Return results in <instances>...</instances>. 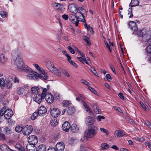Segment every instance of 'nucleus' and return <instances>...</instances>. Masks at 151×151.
Wrapping results in <instances>:
<instances>
[{
    "label": "nucleus",
    "mask_w": 151,
    "mask_h": 151,
    "mask_svg": "<svg viewBox=\"0 0 151 151\" xmlns=\"http://www.w3.org/2000/svg\"><path fill=\"white\" fill-rule=\"evenodd\" d=\"M145 123L146 125L149 128H150L151 127V123L148 121H145Z\"/></svg>",
    "instance_id": "64"
},
{
    "label": "nucleus",
    "mask_w": 151,
    "mask_h": 151,
    "mask_svg": "<svg viewBox=\"0 0 151 151\" xmlns=\"http://www.w3.org/2000/svg\"><path fill=\"white\" fill-rule=\"evenodd\" d=\"M114 136L116 137H121L127 135V134L121 130H116L114 132Z\"/></svg>",
    "instance_id": "13"
},
{
    "label": "nucleus",
    "mask_w": 151,
    "mask_h": 151,
    "mask_svg": "<svg viewBox=\"0 0 151 151\" xmlns=\"http://www.w3.org/2000/svg\"><path fill=\"white\" fill-rule=\"evenodd\" d=\"M77 5L75 3H73L69 4L68 6L69 10L71 13L75 14H77V9L78 8Z\"/></svg>",
    "instance_id": "7"
},
{
    "label": "nucleus",
    "mask_w": 151,
    "mask_h": 151,
    "mask_svg": "<svg viewBox=\"0 0 151 151\" xmlns=\"http://www.w3.org/2000/svg\"><path fill=\"white\" fill-rule=\"evenodd\" d=\"M0 15L3 18H6L7 17V13L4 11H0Z\"/></svg>",
    "instance_id": "32"
},
{
    "label": "nucleus",
    "mask_w": 151,
    "mask_h": 151,
    "mask_svg": "<svg viewBox=\"0 0 151 151\" xmlns=\"http://www.w3.org/2000/svg\"><path fill=\"white\" fill-rule=\"evenodd\" d=\"M70 62L69 63L72 65L74 67L76 68L77 67V65L72 60L70 61Z\"/></svg>",
    "instance_id": "63"
},
{
    "label": "nucleus",
    "mask_w": 151,
    "mask_h": 151,
    "mask_svg": "<svg viewBox=\"0 0 151 151\" xmlns=\"http://www.w3.org/2000/svg\"><path fill=\"white\" fill-rule=\"evenodd\" d=\"M4 131L8 134H10L12 133V130L9 127H6L4 129Z\"/></svg>",
    "instance_id": "40"
},
{
    "label": "nucleus",
    "mask_w": 151,
    "mask_h": 151,
    "mask_svg": "<svg viewBox=\"0 0 151 151\" xmlns=\"http://www.w3.org/2000/svg\"><path fill=\"white\" fill-rule=\"evenodd\" d=\"M93 110L96 114H100L101 113V110L98 106L96 107L95 109H93Z\"/></svg>",
    "instance_id": "44"
},
{
    "label": "nucleus",
    "mask_w": 151,
    "mask_h": 151,
    "mask_svg": "<svg viewBox=\"0 0 151 151\" xmlns=\"http://www.w3.org/2000/svg\"><path fill=\"white\" fill-rule=\"evenodd\" d=\"M50 114L53 117H56L60 114V110L58 108H53L50 111Z\"/></svg>",
    "instance_id": "11"
},
{
    "label": "nucleus",
    "mask_w": 151,
    "mask_h": 151,
    "mask_svg": "<svg viewBox=\"0 0 151 151\" xmlns=\"http://www.w3.org/2000/svg\"><path fill=\"white\" fill-rule=\"evenodd\" d=\"M146 50L148 53L151 54V45L148 46L147 47Z\"/></svg>",
    "instance_id": "54"
},
{
    "label": "nucleus",
    "mask_w": 151,
    "mask_h": 151,
    "mask_svg": "<svg viewBox=\"0 0 151 151\" xmlns=\"http://www.w3.org/2000/svg\"><path fill=\"white\" fill-rule=\"evenodd\" d=\"M0 149L2 151H15L10 149L6 145L2 144L0 146Z\"/></svg>",
    "instance_id": "21"
},
{
    "label": "nucleus",
    "mask_w": 151,
    "mask_h": 151,
    "mask_svg": "<svg viewBox=\"0 0 151 151\" xmlns=\"http://www.w3.org/2000/svg\"><path fill=\"white\" fill-rule=\"evenodd\" d=\"M62 73H63L65 76H67L68 77H70V76L69 75L68 73L67 72V71L65 70H62Z\"/></svg>",
    "instance_id": "56"
},
{
    "label": "nucleus",
    "mask_w": 151,
    "mask_h": 151,
    "mask_svg": "<svg viewBox=\"0 0 151 151\" xmlns=\"http://www.w3.org/2000/svg\"><path fill=\"white\" fill-rule=\"evenodd\" d=\"M58 124V122L56 119L52 120L50 121V124L53 127H55Z\"/></svg>",
    "instance_id": "36"
},
{
    "label": "nucleus",
    "mask_w": 151,
    "mask_h": 151,
    "mask_svg": "<svg viewBox=\"0 0 151 151\" xmlns=\"http://www.w3.org/2000/svg\"><path fill=\"white\" fill-rule=\"evenodd\" d=\"M77 151H87V149L86 147L83 145H81L80 146L79 149Z\"/></svg>",
    "instance_id": "42"
},
{
    "label": "nucleus",
    "mask_w": 151,
    "mask_h": 151,
    "mask_svg": "<svg viewBox=\"0 0 151 151\" xmlns=\"http://www.w3.org/2000/svg\"><path fill=\"white\" fill-rule=\"evenodd\" d=\"M105 117L99 115L97 116V119L98 121L100 122L101 121L102 119H104Z\"/></svg>",
    "instance_id": "51"
},
{
    "label": "nucleus",
    "mask_w": 151,
    "mask_h": 151,
    "mask_svg": "<svg viewBox=\"0 0 151 151\" xmlns=\"http://www.w3.org/2000/svg\"><path fill=\"white\" fill-rule=\"evenodd\" d=\"M100 129L101 132L104 133L106 135H108L109 134V132L107 129L103 128H100Z\"/></svg>",
    "instance_id": "35"
},
{
    "label": "nucleus",
    "mask_w": 151,
    "mask_h": 151,
    "mask_svg": "<svg viewBox=\"0 0 151 151\" xmlns=\"http://www.w3.org/2000/svg\"><path fill=\"white\" fill-rule=\"evenodd\" d=\"M75 109L73 106L69 107L66 111V113L68 115H71L75 111Z\"/></svg>",
    "instance_id": "26"
},
{
    "label": "nucleus",
    "mask_w": 151,
    "mask_h": 151,
    "mask_svg": "<svg viewBox=\"0 0 151 151\" xmlns=\"http://www.w3.org/2000/svg\"><path fill=\"white\" fill-rule=\"evenodd\" d=\"M81 81L82 83L87 86H89L90 85V83L84 79L81 80Z\"/></svg>",
    "instance_id": "50"
},
{
    "label": "nucleus",
    "mask_w": 151,
    "mask_h": 151,
    "mask_svg": "<svg viewBox=\"0 0 151 151\" xmlns=\"http://www.w3.org/2000/svg\"><path fill=\"white\" fill-rule=\"evenodd\" d=\"M28 140L29 144L33 145L32 147H34L35 145L37 144L38 142L37 137L34 135L29 136L28 138Z\"/></svg>",
    "instance_id": "6"
},
{
    "label": "nucleus",
    "mask_w": 151,
    "mask_h": 151,
    "mask_svg": "<svg viewBox=\"0 0 151 151\" xmlns=\"http://www.w3.org/2000/svg\"><path fill=\"white\" fill-rule=\"evenodd\" d=\"M98 128L96 126L92 125L89 127L84 133L85 137L86 139H91L94 137L96 135Z\"/></svg>",
    "instance_id": "2"
},
{
    "label": "nucleus",
    "mask_w": 151,
    "mask_h": 151,
    "mask_svg": "<svg viewBox=\"0 0 151 151\" xmlns=\"http://www.w3.org/2000/svg\"><path fill=\"white\" fill-rule=\"evenodd\" d=\"M5 139V135L3 133H0V140H4Z\"/></svg>",
    "instance_id": "53"
},
{
    "label": "nucleus",
    "mask_w": 151,
    "mask_h": 151,
    "mask_svg": "<svg viewBox=\"0 0 151 151\" xmlns=\"http://www.w3.org/2000/svg\"><path fill=\"white\" fill-rule=\"evenodd\" d=\"M55 147L57 151H63L65 148V145L63 142H60L56 145Z\"/></svg>",
    "instance_id": "16"
},
{
    "label": "nucleus",
    "mask_w": 151,
    "mask_h": 151,
    "mask_svg": "<svg viewBox=\"0 0 151 151\" xmlns=\"http://www.w3.org/2000/svg\"><path fill=\"white\" fill-rule=\"evenodd\" d=\"M88 89L94 94L97 95L98 93L93 88L91 87H88Z\"/></svg>",
    "instance_id": "49"
},
{
    "label": "nucleus",
    "mask_w": 151,
    "mask_h": 151,
    "mask_svg": "<svg viewBox=\"0 0 151 151\" xmlns=\"http://www.w3.org/2000/svg\"><path fill=\"white\" fill-rule=\"evenodd\" d=\"M84 23V24L85 25V26L87 27V29L90 31L91 33L92 34L93 33V29L92 28L90 27V26H87L86 23V21H85V22H83Z\"/></svg>",
    "instance_id": "37"
},
{
    "label": "nucleus",
    "mask_w": 151,
    "mask_h": 151,
    "mask_svg": "<svg viewBox=\"0 0 151 151\" xmlns=\"http://www.w3.org/2000/svg\"><path fill=\"white\" fill-rule=\"evenodd\" d=\"M139 3V0H132L129 6L131 7L138 6Z\"/></svg>",
    "instance_id": "27"
},
{
    "label": "nucleus",
    "mask_w": 151,
    "mask_h": 151,
    "mask_svg": "<svg viewBox=\"0 0 151 151\" xmlns=\"http://www.w3.org/2000/svg\"><path fill=\"white\" fill-rule=\"evenodd\" d=\"M77 13L80 12L82 16V17L80 18V21L82 22H85V17L86 15L87 11L82 7H78L77 9Z\"/></svg>",
    "instance_id": "4"
},
{
    "label": "nucleus",
    "mask_w": 151,
    "mask_h": 151,
    "mask_svg": "<svg viewBox=\"0 0 151 151\" xmlns=\"http://www.w3.org/2000/svg\"><path fill=\"white\" fill-rule=\"evenodd\" d=\"M94 120L90 116L86 117V124L87 126H89L93 124Z\"/></svg>",
    "instance_id": "20"
},
{
    "label": "nucleus",
    "mask_w": 151,
    "mask_h": 151,
    "mask_svg": "<svg viewBox=\"0 0 151 151\" xmlns=\"http://www.w3.org/2000/svg\"><path fill=\"white\" fill-rule=\"evenodd\" d=\"M45 64L47 68L50 71H51L54 67H55L53 63L49 60H45Z\"/></svg>",
    "instance_id": "14"
},
{
    "label": "nucleus",
    "mask_w": 151,
    "mask_h": 151,
    "mask_svg": "<svg viewBox=\"0 0 151 151\" xmlns=\"http://www.w3.org/2000/svg\"><path fill=\"white\" fill-rule=\"evenodd\" d=\"M47 89L45 88H43V91L42 93L41 94L43 96H44V97H45V95L46 94H45L47 92Z\"/></svg>",
    "instance_id": "58"
},
{
    "label": "nucleus",
    "mask_w": 151,
    "mask_h": 151,
    "mask_svg": "<svg viewBox=\"0 0 151 151\" xmlns=\"http://www.w3.org/2000/svg\"><path fill=\"white\" fill-rule=\"evenodd\" d=\"M40 88L37 86H34L31 88V91L32 93H38L39 91Z\"/></svg>",
    "instance_id": "29"
},
{
    "label": "nucleus",
    "mask_w": 151,
    "mask_h": 151,
    "mask_svg": "<svg viewBox=\"0 0 151 151\" xmlns=\"http://www.w3.org/2000/svg\"><path fill=\"white\" fill-rule=\"evenodd\" d=\"M145 145L148 146V147L151 150V142H147L145 143Z\"/></svg>",
    "instance_id": "59"
},
{
    "label": "nucleus",
    "mask_w": 151,
    "mask_h": 151,
    "mask_svg": "<svg viewBox=\"0 0 151 151\" xmlns=\"http://www.w3.org/2000/svg\"><path fill=\"white\" fill-rule=\"evenodd\" d=\"M81 102L83 106L85 108L86 111L89 113H91L92 111L89 107V106L86 103L82 100H81Z\"/></svg>",
    "instance_id": "22"
},
{
    "label": "nucleus",
    "mask_w": 151,
    "mask_h": 151,
    "mask_svg": "<svg viewBox=\"0 0 151 151\" xmlns=\"http://www.w3.org/2000/svg\"><path fill=\"white\" fill-rule=\"evenodd\" d=\"M91 70L92 72L96 76H98V74L97 73L96 71L95 70L94 68L91 67Z\"/></svg>",
    "instance_id": "52"
},
{
    "label": "nucleus",
    "mask_w": 151,
    "mask_h": 151,
    "mask_svg": "<svg viewBox=\"0 0 151 151\" xmlns=\"http://www.w3.org/2000/svg\"><path fill=\"white\" fill-rule=\"evenodd\" d=\"M80 16L78 14H76L75 18L73 19H71V22L74 24L76 27H77L78 25L79 21H80Z\"/></svg>",
    "instance_id": "17"
},
{
    "label": "nucleus",
    "mask_w": 151,
    "mask_h": 151,
    "mask_svg": "<svg viewBox=\"0 0 151 151\" xmlns=\"http://www.w3.org/2000/svg\"><path fill=\"white\" fill-rule=\"evenodd\" d=\"M45 98L44 96L40 94H35L33 97V100L37 103L40 104L42 101L43 99Z\"/></svg>",
    "instance_id": "9"
},
{
    "label": "nucleus",
    "mask_w": 151,
    "mask_h": 151,
    "mask_svg": "<svg viewBox=\"0 0 151 151\" xmlns=\"http://www.w3.org/2000/svg\"><path fill=\"white\" fill-rule=\"evenodd\" d=\"M80 55L81 56V57H77V59L80 62H83V61H84V60H85V57L81 53H80Z\"/></svg>",
    "instance_id": "31"
},
{
    "label": "nucleus",
    "mask_w": 151,
    "mask_h": 151,
    "mask_svg": "<svg viewBox=\"0 0 151 151\" xmlns=\"http://www.w3.org/2000/svg\"><path fill=\"white\" fill-rule=\"evenodd\" d=\"M70 123L68 122H64L62 125V129L65 132H68L70 128Z\"/></svg>",
    "instance_id": "12"
},
{
    "label": "nucleus",
    "mask_w": 151,
    "mask_h": 151,
    "mask_svg": "<svg viewBox=\"0 0 151 151\" xmlns=\"http://www.w3.org/2000/svg\"><path fill=\"white\" fill-rule=\"evenodd\" d=\"M132 9L131 7L129 8V9L128 10L129 12L128 13V14H130V16L129 17V18H131L133 16V14L132 13Z\"/></svg>",
    "instance_id": "55"
},
{
    "label": "nucleus",
    "mask_w": 151,
    "mask_h": 151,
    "mask_svg": "<svg viewBox=\"0 0 151 151\" xmlns=\"http://www.w3.org/2000/svg\"><path fill=\"white\" fill-rule=\"evenodd\" d=\"M12 55L14 65L17 70L27 73L32 71L31 68L24 64L22 58V53L19 50L16 49L13 50L12 51Z\"/></svg>",
    "instance_id": "1"
},
{
    "label": "nucleus",
    "mask_w": 151,
    "mask_h": 151,
    "mask_svg": "<svg viewBox=\"0 0 151 151\" xmlns=\"http://www.w3.org/2000/svg\"><path fill=\"white\" fill-rule=\"evenodd\" d=\"M40 116H42L46 113L47 112L46 108L43 106H40L37 111Z\"/></svg>",
    "instance_id": "18"
},
{
    "label": "nucleus",
    "mask_w": 151,
    "mask_h": 151,
    "mask_svg": "<svg viewBox=\"0 0 151 151\" xmlns=\"http://www.w3.org/2000/svg\"><path fill=\"white\" fill-rule=\"evenodd\" d=\"M15 147L18 150L22 151V147L21 145L19 143H17L15 146Z\"/></svg>",
    "instance_id": "45"
},
{
    "label": "nucleus",
    "mask_w": 151,
    "mask_h": 151,
    "mask_svg": "<svg viewBox=\"0 0 151 151\" xmlns=\"http://www.w3.org/2000/svg\"><path fill=\"white\" fill-rule=\"evenodd\" d=\"M114 108L116 111H118L119 112H120L121 113H123V111L122 110L120 109V108L119 107H117L116 106H114Z\"/></svg>",
    "instance_id": "61"
},
{
    "label": "nucleus",
    "mask_w": 151,
    "mask_h": 151,
    "mask_svg": "<svg viewBox=\"0 0 151 151\" xmlns=\"http://www.w3.org/2000/svg\"><path fill=\"white\" fill-rule=\"evenodd\" d=\"M6 109V108L5 107H3L2 108L0 111V116H2L3 115H5V111Z\"/></svg>",
    "instance_id": "47"
},
{
    "label": "nucleus",
    "mask_w": 151,
    "mask_h": 151,
    "mask_svg": "<svg viewBox=\"0 0 151 151\" xmlns=\"http://www.w3.org/2000/svg\"><path fill=\"white\" fill-rule=\"evenodd\" d=\"M23 127L20 126H18L16 127L15 130L17 132L19 133L23 130Z\"/></svg>",
    "instance_id": "34"
},
{
    "label": "nucleus",
    "mask_w": 151,
    "mask_h": 151,
    "mask_svg": "<svg viewBox=\"0 0 151 151\" xmlns=\"http://www.w3.org/2000/svg\"><path fill=\"white\" fill-rule=\"evenodd\" d=\"M32 146H33V145H32L29 144V145H27L26 148L28 150L30 151L31 150H32V148H34V147H32Z\"/></svg>",
    "instance_id": "57"
},
{
    "label": "nucleus",
    "mask_w": 151,
    "mask_h": 151,
    "mask_svg": "<svg viewBox=\"0 0 151 151\" xmlns=\"http://www.w3.org/2000/svg\"><path fill=\"white\" fill-rule=\"evenodd\" d=\"M6 61V58L5 55L4 54H1L0 55V63H5Z\"/></svg>",
    "instance_id": "28"
},
{
    "label": "nucleus",
    "mask_w": 151,
    "mask_h": 151,
    "mask_svg": "<svg viewBox=\"0 0 151 151\" xmlns=\"http://www.w3.org/2000/svg\"><path fill=\"white\" fill-rule=\"evenodd\" d=\"M13 111L10 109L5 110V111L4 117L6 119H10L13 115Z\"/></svg>",
    "instance_id": "15"
},
{
    "label": "nucleus",
    "mask_w": 151,
    "mask_h": 151,
    "mask_svg": "<svg viewBox=\"0 0 151 151\" xmlns=\"http://www.w3.org/2000/svg\"><path fill=\"white\" fill-rule=\"evenodd\" d=\"M13 81L15 83L18 84L19 82V80L18 78L17 77H15L13 79Z\"/></svg>",
    "instance_id": "60"
},
{
    "label": "nucleus",
    "mask_w": 151,
    "mask_h": 151,
    "mask_svg": "<svg viewBox=\"0 0 151 151\" xmlns=\"http://www.w3.org/2000/svg\"><path fill=\"white\" fill-rule=\"evenodd\" d=\"M46 146L44 145H40L38 148V150L39 151H46Z\"/></svg>",
    "instance_id": "30"
},
{
    "label": "nucleus",
    "mask_w": 151,
    "mask_h": 151,
    "mask_svg": "<svg viewBox=\"0 0 151 151\" xmlns=\"http://www.w3.org/2000/svg\"><path fill=\"white\" fill-rule=\"evenodd\" d=\"M26 88L24 86L18 88L17 90V93L19 95H22L24 93Z\"/></svg>",
    "instance_id": "25"
},
{
    "label": "nucleus",
    "mask_w": 151,
    "mask_h": 151,
    "mask_svg": "<svg viewBox=\"0 0 151 151\" xmlns=\"http://www.w3.org/2000/svg\"><path fill=\"white\" fill-rule=\"evenodd\" d=\"M45 98L47 102L49 103H52L54 101V99L53 96L49 93H47L46 94Z\"/></svg>",
    "instance_id": "10"
},
{
    "label": "nucleus",
    "mask_w": 151,
    "mask_h": 151,
    "mask_svg": "<svg viewBox=\"0 0 151 151\" xmlns=\"http://www.w3.org/2000/svg\"><path fill=\"white\" fill-rule=\"evenodd\" d=\"M6 86L8 89H10L12 88V84L11 82H6Z\"/></svg>",
    "instance_id": "48"
},
{
    "label": "nucleus",
    "mask_w": 151,
    "mask_h": 151,
    "mask_svg": "<svg viewBox=\"0 0 151 151\" xmlns=\"http://www.w3.org/2000/svg\"><path fill=\"white\" fill-rule=\"evenodd\" d=\"M13 80V78L12 76H9L6 79V82H11Z\"/></svg>",
    "instance_id": "46"
},
{
    "label": "nucleus",
    "mask_w": 151,
    "mask_h": 151,
    "mask_svg": "<svg viewBox=\"0 0 151 151\" xmlns=\"http://www.w3.org/2000/svg\"><path fill=\"white\" fill-rule=\"evenodd\" d=\"M129 26L130 29L134 31H136L138 29L137 24L133 21H131L129 23Z\"/></svg>",
    "instance_id": "19"
},
{
    "label": "nucleus",
    "mask_w": 151,
    "mask_h": 151,
    "mask_svg": "<svg viewBox=\"0 0 151 151\" xmlns=\"http://www.w3.org/2000/svg\"><path fill=\"white\" fill-rule=\"evenodd\" d=\"M51 72L54 74L59 76H61V73L60 70L58 69L55 67V68L54 67V68L52 70Z\"/></svg>",
    "instance_id": "24"
},
{
    "label": "nucleus",
    "mask_w": 151,
    "mask_h": 151,
    "mask_svg": "<svg viewBox=\"0 0 151 151\" xmlns=\"http://www.w3.org/2000/svg\"><path fill=\"white\" fill-rule=\"evenodd\" d=\"M109 145L106 143H104L101 144V147L102 150L107 149L109 148Z\"/></svg>",
    "instance_id": "38"
},
{
    "label": "nucleus",
    "mask_w": 151,
    "mask_h": 151,
    "mask_svg": "<svg viewBox=\"0 0 151 151\" xmlns=\"http://www.w3.org/2000/svg\"><path fill=\"white\" fill-rule=\"evenodd\" d=\"M68 48L70 52L73 54L75 53V51L70 46H68Z\"/></svg>",
    "instance_id": "62"
},
{
    "label": "nucleus",
    "mask_w": 151,
    "mask_h": 151,
    "mask_svg": "<svg viewBox=\"0 0 151 151\" xmlns=\"http://www.w3.org/2000/svg\"><path fill=\"white\" fill-rule=\"evenodd\" d=\"M33 65L38 72L42 74L41 75L35 72V76L36 78L45 80H47L48 78L47 76L45 74V71L41 67L39 66L37 64L34 63Z\"/></svg>",
    "instance_id": "3"
},
{
    "label": "nucleus",
    "mask_w": 151,
    "mask_h": 151,
    "mask_svg": "<svg viewBox=\"0 0 151 151\" xmlns=\"http://www.w3.org/2000/svg\"><path fill=\"white\" fill-rule=\"evenodd\" d=\"M62 104L63 106L67 107L71 104V103L70 101L65 100L63 101Z\"/></svg>",
    "instance_id": "33"
},
{
    "label": "nucleus",
    "mask_w": 151,
    "mask_h": 151,
    "mask_svg": "<svg viewBox=\"0 0 151 151\" xmlns=\"http://www.w3.org/2000/svg\"><path fill=\"white\" fill-rule=\"evenodd\" d=\"M27 78L29 80H33L34 78H37L35 76V75L32 74H29L27 76Z\"/></svg>",
    "instance_id": "43"
},
{
    "label": "nucleus",
    "mask_w": 151,
    "mask_h": 151,
    "mask_svg": "<svg viewBox=\"0 0 151 151\" xmlns=\"http://www.w3.org/2000/svg\"><path fill=\"white\" fill-rule=\"evenodd\" d=\"M52 5L57 12H61L64 11V9L63 7V5L62 4L53 2L52 3Z\"/></svg>",
    "instance_id": "8"
},
{
    "label": "nucleus",
    "mask_w": 151,
    "mask_h": 151,
    "mask_svg": "<svg viewBox=\"0 0 151 151\" xmlns=\"http://www.w3.org/2000/svg\"><path fill=\"white\" fill-rule=\"evenodd\" d=\"M33 128L32 126L27 125L23 128L22 133L24 135H28L32 132Z\"/></svg>",
    "instance_id": "5"
},
{
    "label": "nucleus",
    "mask_w": 151,
    "mask_h": 151,
    "mask_svg": "<svg viewBox=\"0 0 151 151\" xmlns=\"http://www.w3.org/2000/svg\"><path fill=\"white\" fill-rule=\"evenodd\" d=\"M38 115H39V114L37 112V111H36L31 116V119L32 120L35 119Z\"/></svg>",
    "instance_id": "39"
},
{
    "label": "nucleus",
    "mask_w": 151,
    "mask_h": 151,
    "mask_svg": "<svg viewBox=\"0 0 151 151\" xmlns=\"http://www.w3.org/2000/svg\"><path fill=\"white\" fill-rule=\"evenodd\" d=\"M70 130L73 133L77 132L79 129V127L77 125L73 124L70 127Z\"/></svg>",
    "instance_id": "23"
},
{
    "label": "nucleus",
    "mask_w": 151,
    "mask_h": 151,
    "mask_svg": "<svg viewBox=\"0 0 151 151\" xmlns=\"http://www.w3.org/2000/svg\"><path fill=\"white\" fill-rule=\"evenodd\" d=\"M0 85L1 88H4V80L3 78H1L0 79Z\"/></svg>",
    "instance_id": "41"
}]
</instances>
